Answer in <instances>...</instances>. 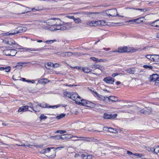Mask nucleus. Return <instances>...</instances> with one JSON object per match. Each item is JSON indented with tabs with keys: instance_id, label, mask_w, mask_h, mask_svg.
I'll return each instance as SVG.
<instances>
[{
	"instance_id": "dca6fc26",
	"label": "nucleus",
	"mask_w": 159,
	"mask_h": 159,
	"mask_svg": "<svg viewBox=\"0 0 159 159\" xmlns=\"http://www.w3.org/2000/svg\"><path fill=\"white\" fill-rule=\"evenodd\" d=\"M104 130H107L110 132L112 133H117V131L115 129H114L111 127H104L103 128Z\"/></svg>"
},
{
	"instance_id": "7ed1b4c3",
	"label": "nucleus",
	"mask_w": 159,
	"mask_h": 159,
	"mask_svg": "<svg viewBox=\"0 0 159 159\" xmlns=\"http://www.w3.org/2000/svg\"><path fill=\"white\" fill-rule=\"evenodd\" d=\"M26 30V28L25 27L23 26L19 27L15 30L11 31V32L6 33V34L7 35H14L25 31Z\"/></svg>"
},
{
	"instance_id": "4468645a",
	"label": "nucleus",
	"mask_w": 159,
	"mask_h": 159,
	"mask_svg": "<svg viewBox=\"0 0 159 159\" xmlns=\"http://www.w3.org/2000/svg\"><path fill=\"white\" fill-rule=\"evenodd\" d=\"M159 78V76L157 74H154L151 75L149 78L150 81H155Z\"/></svg>"
},
{
	"instance_id": "393cba45",
	"label": "nucleus",
	"mask_w": 159,
	"mask_h": 159,
	"mask_svg": "<svg viewBox=\"0 0 159 159\" xmlns=\"http://www.w3.org/2000/svg\"><path fill=\"white\" fill-rule=\"evenodd\" d=\"M66 52H62L61 51H59L57 52L56 54H57L58 55L62 57H66Z\"/></svg>"
},
{
	"instance_id": "c85d7f7f",
	"label": "nucleus",
	"mask_w": 159,
	"mask_h": 159,
	"mask_svg": "<svg viewBox=\"0 0 159 159\" xmlns=\"http://www.w3.org/2000/svg\"><path fill=\"white\" fill-rule=\"evenodd\" d=\"M98 99L100 100H102L106 102V97L103 96L99 94L97 97Z\"/></svg>"
},
{
	"instance_id": "de8ad7c7",
	"label": "nucleus",
	"mask_w": 159,
	"mask_h": 159,
	"mask_svg": "<svg viewBox=\"0 0 159 159\" xmlns=\"http://www.w3.org/2000/svg\"><path fill=\"white\" fill-rule=\"evenodd\" d=\"M66 57L67 56H70L73 55V53L71 52H66Z\"/></svg>"
},
{
	"instance_id": "5701e85b",
	"label": "nucleus",
	"mask_w": 159,
	"mask_h": 159,
	"mask_svg": "<svg viewBox=\"0 0 159 159\" xmlns=\"http://www.w3.org/2000/svg\"><path fill=\"white\" fill-rule=\"evenodd\" d=\"M80 102L78 104L82 105H86L87 104V101L85 99H83L81 98V100L79 101Z\"/></svg>"
},
{
	"instance_id": "6e6552de",
	"label": "nucleus",
	"mask_w": 159,
	"mask_h": 159,
	"mask_svg": "<svg viewBox=\"0 0 159 159\" xmlns=\"http://www.w3.org/2000/svg\"><path fill=\"white\" fill-rule=\"evenodd\" d=\"M117 10L116 9H114L109 10L108 13H107L108 16H116L123 17V16H120L117 13Z\"/></svg>"
},
{
	"instance_id": "bb28decb",
	"label": "nucleus",
	"mask_w": 159,
	"mask_h": 159,
	"mask_svg": "<svg viewBox=\"0 0 159 159\" xmlns=\"http://www.w3.org/2000/svg\"><path fill=\"white\" fill-rule=\"evenodd\" d=\"M27 106H28V108L29 107L30 108H31V109H32L34 111H35V112L39 111V110L36 111L35 110L34 107L33 106V105L32 104L31 102L28 103Z\"/></svg>"
},
{
	"instance_id": "0e129e2a",
	"label": "nucleus",
	"mask_w": 159,
	"mask_h": 159,
	"mask_svg": "<svg viewBox=\"0 0 159 159\" xmlns=\"http://www.w3.org/2000/svg\"><path fill=\"white\" fill-rule=\"evenodd\" d=\"M133 155H134V156H139V157H141V156H140V154H139V153H133Z\"/></svg>"
},
{
	"instance_id": "f704fd0d",
	"label": "nucleus",
	"mask_w": 159,
	"mask_h": 159,
	"mask_svg": "<svg viewBox=\"0 0 159 159\" xmlns=\"http://www.w3.org/2000/svg\"><path fill=\"white\" fill-rule=\"evenodd\" d=\"M143 67L145 69H148L149 70L152 69L153 68V67L152 66L148 65H144L143 66Z\"/></svg>"
},
{
	"instance_id": "c756f323",
	"label": "nucleus",
	"mask_w": 159,
	"mask_h": 159,
	"mask_svg": "<svg viewBox=\"0 0 159 159\" xmlns=\"http://www.w3.org/2000/svg\"><path fill=\"white\" fill-rule=\"evenodd\" d=\"M16 145L18 146H23L24 147H26L27 146H30V145H26L25 144L23 143L22 142H20L19 143H16Z\"/></svg>"
},
{
	"instance_id": "8fccbe9b",
	"label": "nucleus",
	"mask_w": 159,
	"mask_h": 159,
	"mask_svg": "<svg viewBox=\"0 0 159 159\" xmlns=\"http://www.w3.org/2000/svg\"><path fill=\"white\" fill-rule=\"evenodd\" d=\"M86 24L87 25L90 26H93V21H89Z\"/></svg>"
},
{
	"instance_id": "774afa93",
	"label": "nucleus",
	"mask_w": 159,
	"mask_h": 159,
	"mask_svg": "<svg viewBox=\"0 0 159 159\" xmlns=\"http://www.w3.org/2000/svg\"><path fill=\"white\" fill-rule=\"evenodd\" d=\"M127 153L129 155H133V153L132 152H130L129 151H127Z\"/></svg>"
},
{
	"instance_id": "37998d69",
	"label": "nucleus",
	"mask_w": 159,
	"mask_h": 159,
	"mask_svg": "<svg viewBox=\"0 0 159 159\" xmlns=\"http://www.w3.org/2000/svg\"><path fill=\"white\" fill-rule=\"evenodd\" d=\"M67 136H67L68 137V139H70L72 138H79V137H78L76 136H74L70 134H67Z\"/></svg>"
},
{
	"instance_id": "3c124183",
	"label": "nucleus",
	"mask_w": 159,
	"mask_h": 159,
	"mask_svg": "<svg viewBox=\"0 0 159 159\" xmlns=\"http://www.w3.org/2000/svg\"><path fill=\"white\" fill-rule=\"evenodd\" d=\"M152 55H147L146 56V57L147 58L149 59V60H151V61H152Z\"/></svg>"
},
{
	"instance_id": "0eeeda50",
	"label": "nucleus",
	"mask_w": 159,
	"mask_h": 159,
	"mask_svg": "<svg viewBox=\"0 0 159 159\" xmlns=\"http://www.w3.org/2000/svg\"><path fill=\"white\" fill-rule=\"evenodd\" d=\"M131 9L139 10L140 11H141L142 12H145L148 10L146 8L140 9L135 8H134L126 7L124 9V11L126 14H128L130 12V10Z\"/></svg>"
},
{
	"instance_id": "09e8293b",
	"label": "nucleus",
	"mask_w": 159,
	"mask_h": 159,
	"mask_svg": "<svg viewBox=\"0 0 159 159\" xmlns=\"http://www.w3.org/2000/svg\"><path fill=\"white\" fill-rule=\"evenodd\" d=\"M90 59L93 61L98 62V59L95 57H91Z\"/></svg>"
},
{
	"instance_id": "338daca9",
	"label": "nucleus",
	"mask_w": 159,
	"mask_h": 159,
	"mask_svg": "<svg viewBox=\"0 0 159 159\" xmlns=\"http://www.w3.org/2000/svg\"><path fill=\"white\" fill-rule=\"evenodd\" d=\"M64 148V147L61 146V147H59L57 148H56V149H59L61 150V149L63 148Z\"/></svg>"
},
{
	"instance_id": "4d7b16f0",
	"label": "nucleus",
	"mask_w": 159,
	"mask_h": 159,
	"mask_svg": "<svg viewBox=\"0 0 159 159\" xmlns=\"http://www.w3.org/2000/svg\"><path fill=\"white\" fill-rule=\"evenodd\" d=\"M5 69L7 70H6V72H9V71H10V67L9 66L6 67L5 68Z\"/></svg>"
},
{
	"instance_id": "603ef678",
	"label": "nucleus",
	"mask_w": 159,
	"mask_h": 159,
	"mask_svg": "<svg viewBox=\"0 0 159 159\" xmlns=\"http://www.w3.org/2000/svg\"><path fill=\"white\" fill-rule=\"evenodd\" d=\"M53 155H49V158H53L56 155L55 154V152L54 151H53Z\"/></svg>"
},
{
	"instance_id": "58836bf2",
	"label": "nucleus",
	"mask_w": 159,
	"mask_h": 159,
	"mask_svg": "<svg viewBox=\"0 0 159 159\" xmlns=\"http://www.w3.org/2000/svg\"><path fill=\"white\" fill-rule=\"evenodd\" d=\"M54 148H44L45 152V153L50 152L51 149H54Z\"/></svg>"
},
{
	"instance_id": "1a4fd4ad",
	"label": "nucleus",
	"mask_w": 159,
	"mask_h": 159,
	"mask_svg": "<svg viewBox=\"0 0 159 159\" xmlns=\"http://www.w3.org/2000/svg\"><path fill=\"white\" fill-rule=\"evenodd\" d=\"M93 26L100 25H104L106 24V22L103 20L93 21Z\"/></svg>"
},
{
	"instance_id": "aec40b11",
	"label": "nucleus",
	"mask_w": 159,
	"mask_h": 159,
	"mask_svg": "<svg viewBox=\"0 0 159 159\" xmlns=\"http://www.w3.org/2000/svg\"><path fill=\"white\" fill-rule=\"evenodd\" d=\"M49 82V80L46 78L41 79L38 81L39 83L41 84H45Z\"/></svg>"
},
{
	"instance_id": "412c9836",
	"label": "nucleus",
	"mask_w": 159,
	"mask_h": 159,
	"mask_svg": "<svg viewBox=\"0 0 159 159\" xmlns=\"http://www.w3.org/2000/svg\"><path fill=\"white\" fill-rule=\"evenodd\" d=\"M150 150L153 152L157 154L159 152V147L156 146L154 148H151Z\"/></svg>"
},
{
	"instance_id": "b1692460",
	"label": "nucleus",
	"mask_w": 159,
	"mask_h": 159,
	"mask_svg": "<svg viewBox=\"0 0 159 159\" xmlns=\"http://www.w3.org/2000/svg\"><path fill=\"white\" fill-rule=\"evenodd\" d=\"M144 17H141L139 18L135 19L136 23L139 24L143 21Z\"/></svg>"
},
{
	"instance_id": "a211bd4d",
	"label": "nucleus",
	"mask_w": 159,
	"mask_h": 159,
	"mask_svg": "<svg viewBox=\"0 0 159 159\" xmlns=\"http://www.w3.org/2000/svg\"><path fill=\"white\" fill-rule=\"evenodd\" d=\"M152 60L153 61H159V55H152Z\"/></svg>"
},
{
	"instance_id": "2f4dec72",
	"label": "nucleus",
	"mask_w": 159,
	"mask_h": 159,
	"mask_svg": "<svg viewBox=\"0 0 159 159\" xmlns=\"http://www.w3.org/2000/svg\"><path fill=\"white\" fill-rule=\"evenodd\" d=\"M82 70L85 73H88L91 71L90 69L88 67H85L82 69Z\"/></svg>"
},
{
	"instance_id": "c03bdc74",
	"label": "nucleus",
	"mask_w": 159,
	"mask_h": 159,
	"mask_svg": "<svg viewBox=\"0 0 159 159\" xmlns=\"http://www.w3.org/2000/svg\"><path fill=\"white\" fill-rule=\"evenodd\" d=\"M66 132V131L64 130H58L55 133H60L61 134H64Z\"/></svg>"
},
{
	"instance_id": "e433bc0d",
	"label": "nucleus",
	"mask_w": 159,
	"mask_h": 159,
	"mask_svg": "<svg viewBox=\"0 0 159 159\" xmlns=\"http://www.w3.org/2000/svg\"><path fill=\"white\" fill-rule=\"evenodd\" d=\"M74 21L76 23H81V19L79 18H75L74 17V18L73 19Z\"/></svg>"
},
{
	"instance_id": "423d86ee",
	"label": "nucleus",
	"mask_w": 159,
	"mask_h": 159,
	"mask_svg": "<svg viewBox=\"0 0 159 159\" xmlns=\"http://www.w3.org/2000/svg\"><path fill=\"white\" fill-rule=\"evenodd\" d=\"M70 99L75 101L76 104H78L80 102L79 101L81 100L80 96L75 93H72Z\"/></svg>"
},
{
	"instance_id": "7c9ffc66",
	"label": "nucleus",
	"mask_w": 159,
	"mask_h": 159,
	"mask_svg": "<svg viewBox=\"0 0 159 159\" xmlns=\"http://www.w3.org/2000/svg\"><path fill=\"white\" fill-rule=\"evenodd\" d=\"M71 94L72 93H70V92H65L64 93V95L65 96L70 98H71Z\"/></svg>"
},
{
	"instance_id": "9b49d317",
	"label": "nucleus",
	"mask_w": 159,
	"mask_h": 159,
	"mask_svg": "<svg viewBox=\"0 0 159 159\" xmlns=\"http://www.w3.org/2000/svg\"><path fill=\"white\" fill-rule=\"evenodd\" d=\"M152 112V109L151 108L149 107L148 109H142L139 112L145 115H149L151 114Z\"/></svg>"
},
{
	"instance_id": "79ce46f5",
	"label": "nucleus",
	"mask_w": 159,
	"mask_h": 159,
	"mask_svg": "<svg viewBox=\"0 0 159 159\" xmlns=\"http://www.w3.org/2000/svg\"><path fill=\"white\" fill-rule=\"evenodd\" d=\"M30 63L29 62H18L17 63V65L16 66H22L23 64H29Z\"/></svg>"
},
{
	"instance_id": "4c0bfd02",
	"label": "nucleus",
	"mask_w": 159,
	"mask_h": 159,
	"mask_svg": "<svg viewBox=\"0 0 159 159\" xmlns=\"http://www.w3.org/2000/svg\"><path fill=\"white\" fill-rule=\"evenodd\" d=\"M67 134H64L62 135H61V139L62 140L64 139H68V137H67Z\"/></svg>"
},
{
	"instance_id": "49530a36",
	"label": "nucleus",
	"mask_w": 159,
	"mask_h": 159,
	"mask_svg": "<svg viewBox=\"0 0 159 159\" xmlns=\"http://www.w3.org/2000/svg\"><path fill=\"white\" fill-rule=\"evenodd\" d=\"M39 118L41 120H43L46 119L47 118V117L44 116L43 114H41Z\"/></svg>"
},
{
	"instance_id": "9d476101",
	"label": "nucleus",
	"mask_w": 159,
	"mask_h": 159,
	"mask_svg": "<svg viewBox=\"0 0 159 159\" xmlns=\"http://www.w3.org/2000/svg\"><path fill=\"white\" fill-rule=\"evenodd\" d=\"M117 115L116 114L113 115L109 114L107 113H104L103 117L105 119H113L116 117Z\"/></svg>"
},
{
	"instance_id": "72a5a7b5",
	"label": "nucleus",
	"mask_w": 159,
	"mask_h": 159,
	"mask_svg": "<svg viewBox=\"0 0 159 159\" xmlns=\"http://www.w3.org/2000/svg\"><path fill=\"white\" fill-rule=\"evenodd\" d=\"M54 26V30H60L61 29V25H57V24H55Z\"/></svg>"
},
{
	"instance_id": "a19ab883",
	"label": "nucleus",
	"mask_w": 159,
	"mask_h": 159,
	"mask_svg": "<svg viewBox=\"0 0 159 159\" xmlns=\"http://www.w3.org/2000/svg\"><path fill=\"white\" fill-rule=\"evenodd\" d=\"M55 41H56V40H46V41H45V43H46L48 44H51V43H53Z\"/></svg>"
},
{
	"instance_id": "bf43d9fd",
	"label": "nucleus",
	"mask_w": 159,
	"mask_h": 159,
	"mask_svg": "<svg viewBox=\"0 0 159 159\" xmlns=\"http://www.w3.org/2000/svg\"><path fill=\"white\" fill-rule=\"evenodd\" d=\"M81 138V139H73V140H74V141H79V140H80V141H84V138Z\"/></svg>"
},
{
	"instance_id": "20e7f679",
	"label": "nucleus",
	"mask_w": 159,
	"mask_h": 159,
	"mask_svg": "<svg viewBox=\"0 0 159 159\" xmlns=\"http://www.w3.org/2000/svg\"><path fill=\"white\" fill-rule=\"evenodd\" d=\"M3 54L7 56H14L17 53L16 50L6 49L3 51Z\"/></svg>"
},
{
	"instance_id": "69168bd1",
	"label": "nucleus",
	"mask_w": 159,
	"mask_h": 159,
	"mask_svg": "<svg viewBox=\"0 0 159 159\" xmlns=\"http://www.w3.org/2000/svg\"><path fill=\"white\" fill-rule=\"evenodd\" d=\"M26 49L27 50H30V51H37V50H36L35 49H34V48H33V49H32V48H27Z\"/></svg>"
},
{
	"instance_id": "f03ea898",
	"label": "nucleus",
	"mask_w": 159,
	"mask_h": 159,
	"mask_svg": "<svg viewBox=\"0 0 159 159\" xmlns=\"http://www.w3.org/2000/svg\"><path fill=\"white\" fill-rule=\"evenodd\" d=\"M137 50V49L134 48L127 47L126 46L121 47L118 48V52L120 53L135 52Z\"/></svg>"
},
{
	"instance_id": "6e6d98bb",
	"label": "nucleus",
	"mask_w": 159,
	"mask_h": 159,
	"mask_svg": "<svg viewBox=\"0 0 159 159\" xmlns=\"http://www.w3.org/2000/svg\"><path fill=\"white\" fill-rule=\"evenodd\" d=\"M54 138H55V139H57L59 140L61 139V135H58L56 136L55 137H54Z\"/></svg>"
},
{
	"instance_id": "473e14b6",
	"label": "nucleus",
	"mask_w": 159,
	"mask_h": 159,
	"mask_svg": "<svg viewBox=\"0 0 159 159\" xmlns=\"http://www.w3.org/2000/svg\"><path fill=\"white\" fill-rule=\"evenodd\" d=\"M6 43L10 45H13L15 44L14 41H8L6 42Z\"/></svg>"
},
{
	"instance_id": "680f3d73",
	"label": "nucleus",
	"mask_w": 159,
	"mask_h": 159,
	"mask_svg": "<svg viewBox=\"0 0 159 159\" xmlns=\"http://www.w3.org/2000/svg\"><path fill=\"white\" fill-rule=\"evenodd\" d=\"M105 60L104 59H98V62H104L105 61Z\"/></svg>"
},
{
	"instance_id": "4be33fe9",
	"label": "nucleus",
	"mask_w": 159,
	"mask_h": 159,
	"mask_svg": "<svg viewBox=\"0 0 159 159\" xmlns=\"http://www.w3.org/2000/svg\"><path fill=\"white\" fill-rule=\"evenodd\" d=\"M106 98H108V100H110L112 102H116L118 100L117 97L113 96H110L109 97H106Z\"/></svg>"
},
{
	"instance_id": "2eb2a0df",
	"label": "nucleus",
	"mask_w": 159,
	"mask_h": 159,
	"mask_svg": "<svg viewBox=\"0 0 159 159\" xmlns=\"http://www.w3.org/2000/svg\"><path fill=\"white\" fill-rule=\"evenodd\" d=\"M28 109V106L26 105L20 107L18 111L19 112L22 111H30Z\"/></svg>"
},
{
	"instance_id": "ddd939ff",
	"label": "nucleus",
	"mask_w": 159,
	"mask_h": 159,
	"mask_svg": "<svg viewBox=\"0 0 159 159\" xmlns=\"http://www.w3.org/2000/svg\"><path fill=\"white\" fill-rule=\"evenodd\" d=\"M42 107L43 108H52L53 109L57 108L59 107L58 105H54V106H49L48 104L46 103H43L42 104Z\"/></svg>"
},
{
	"instance_id": "e2e57ef3",
	"label": "nucleus",
	"mask_w": 159,
	"mask_h": 159,
	"mask_svg": "<svg viewBox=\"0 0 159 159\" xmlns=\"http://www.w3.org/2000/svg\"><path fill=\"white\" fill-rule=\"evenodd\" d=\"M120 74H118V73H113L112 74V76L113 77H115L116 76H117V75H119Z\"/></svg>"
},
{
	"instance_id": "13d9d810",
	"label": "nucleus",
	"mask_w": 159,
	"mask_h": 159,
	"mask_svg": "<svg viewBox=\"0 0 159 159\" xmlns=\"http://www.w3.org/2000/svg\"><path fill=\"white\" fill-rule=\"evenodd\" d=\"M128 22H132V23H136L135 19L129 20L128 21Z\"/></svg>"
},
{
	"instance_id": "c9c22d12",
	"label": "nucleus",
	"mask_w": 159,
	"mask_h": 159,
	"mask_svg": "<svg viewBox=\"0 0 159 159\" xmlns=\"http://www.w3.org/2000/svg\"><path fill=\"white\" fill-rule=\"evenodd\" d=\"M66 116V114H62L59 116H56V118L57 119H60L61 118H62L65 116Z\"/></svg>"
},
{
	"instance_id": "f8f14e48",
	"label": "nucleus",
	"mask_w": 159,
	"mask_h": 159,
	"mask_svg": "<svg viewBox=\"0 0 159 159\" xmlns=\"http://www.w3.org/2000/svg\"><path fill=\"white\" fill-rule=\"evenodd\" d=\"M103 80L108 84H113L115 81L114 78L109 76L104 78Z\"/></svg>"
},
{
	"instance_id": "39448f33",
	"label": "nucleus",
	"mask_w": 159,
	"mask_h": 159,
	"mask_svg": "<svg viewBox=\"0 0 159 159\" xmlns=\"http://www.w3.org/2000/svg\"><path fill=\"white\" fill-rule=\"evenodd\" d=\"M58 21V22H60L61 20L60 19L56 18H52L49 20H47L46 22V24L48 25H53L54 26L55 24L57 23V21ZM44 23H45L44 22Z\"/></svg>"
},
{
	"instance_id": "a878e982",
	"label": "nucleus",
	"mask_w": 159,
	"mask_h": 159,
	"mask_svg": "<svg viewBox=\"0 0 159 159\" xmlns=\"http://www.w3.org/2000/svg\"><path fill=\"white\" fill-rule=\"evenodd\" d=\"M126 71L129 74H134L135 72V70L134 68L129 69L126 70Z\"/></svg>"
},
{
	"instance_id": "052dcab7",
	"label": "nucleus",
	"mask_w": 159,
	"mask_h": 159,
	"mask_svg": "<svg viewBox=\"0 0 159 159\" xmlns=\"http://www.w3.org/2000/svg\"><path fill=\"white\" fill-rule=\"evenodd\" d=\"M66 17H67L68 18H70V19H73V20L74 19V16H66Z\"/></svg>"
},
{
	"instance_id": "ea45409f",
	"label": "nucleus",
	"mask_w": 159,
	"mask_h": 159,
	"mask_svg": "<svg viewBox=\"0 0 159 159\" xmlns=\"http://www.w3.org/2000/svg\"><path fill=\"white\" fill-rule=\"evenodd\" d=\"M60 28V30H64L66 29V25H61Z\"/></svg>"
},
{
	"instance_id": "f3484780",
	"label": "nucleus",
	"mask_w": 159,
	"mask_h": 159,
	"mask_svg": "<svg viewBox=\"0 0 159 159\" xmlns=\"http://www.w3.org/2000/svg\"><path fill=\"white\" fill-rule=\"evenodd\" d=\"M79 138H84V141L88 142L93 141L94 140V138L92 137H79Z\"/></svg>"
},
{
	"instance_id": "864d4df0",
	"label": "nucleus",
	"mask_w": 159,
	"mask_h": 159,
	"mask_svg": "<svg viewBox=\"0 0 159 159\" xmlns=\"http://www.w3.org/2000/svg\"><path fill=\"white\" fill-rule=\"evenodd\" d=\"M53 67L55 68H57L59 66V65L57 63H55V64H53Z\"/></svg>"
},
{
	"instance_id": "a18cd8bd",
	"label": "nucleus",
	"mask_w": 159,
	"mask_h": 159,
	"mask_svg": "<svg viewBox=\"0 0 159 159\" xmlns=\"http://www.w3.org/2000/svg\"><path fill=\"white\" fill-rule=\"evenodd\" d=\"M95 68L101 70L102 69V67L100 65L96 64Z\"/></svg>"
},
{
	"instance_id": "cd10ccee",
	"label": "nucleus",
	"mask_w": 159,
	"mask_h": 159,
	"mask_svg": "<svg viewBox=\"0 0 159 159\" xmlns=\"http://www.w3.org/2000/svg\"><path fill=\"white\" fill-rule=\"evenodd\" d=\"M159 21V20H156L152 23H149V25L152 26L158 27L157 22Z\"/></svg>"
},
{
	"instance_id": "f257e3e1",
	"label": "nucleus",
	"mask_w": 159,
	"mask_h": 159,
	"mask_svg": "<svg viewBox=\"0 0 159 159\" xmlns=\"http://www.w3.org/2000/svg\"><path fill=\"white\" fill-rule=\"evenodd\" d=\"M9 6L13 11H15L16 14L19 15L23 14L30 11L27 8L31 10L32 11H40L44 10V7L41 6H36L34 7L30 8L28 7H25L19 3L15 2H11L9 3Z\"/></svg>"
},
{
	"instance_id": "5fc2aeb1",
	"label": "nucleus",
	"mask_w": 159,
	"mask_h": 159,
	"mask_svg": "<svg viewBox=\"0 0 159 159\" xmlns=\"http://www.w3.org/2000/svg\"><path fill=\"white\" fill-rule=\"evenodd\" d=\"M155 84L156 85H159V78L157 80L155 81Z\"/></svg>"
},
{
	"instance_id": "6ab92c4d",
	"label": "nucleus",
	"mask_w": 159,
	"mask_h": 159,
	"mask_svg": "<svg viewBox=\"0 0 159 159\" xmlns=\"http://www.w3.org/2000/svg\"><path fill=\"white\" fill-rule=\"evenodd\" d=\"M81 156L83 159H93V157L92 155H88L85 154H82Z\"/></svg>"
}]
</instances>
